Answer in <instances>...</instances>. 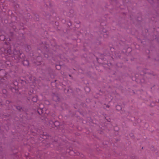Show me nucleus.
Masks as SVG:
<instances>
[{"label":"nucleus","mask_w":159,"mask_h":159,"mask_svg":"<svg viewBox=\"0 0 159 159\" xmlns=\"http://www.w3.org/2000/svg\"><path fill=\"white\" fill-rule=\"evenodd\" d=\"M116 108L117 110H120L121 109V107L119 105H117L116 107Z\"/></svg>","instance_id":"obj_5"},{"label":"nucleus","mask_w":159,"mask_h":159,"mask_svg":"<svg viewBox=\"0 0 159 159\" xmlns=\"http://www.w3.org/2000/svg\"><path fill=\"white\" fill-rule=\"evenodd\" d=\"M5 39V37L4 35H0V40H4Z\"/></svg>","instance_id":"obj_2"},{"label":"nucleus","mask_w":159,"mask_h":159,"mask_svg":"<svg viewBox=\"0 0 159 159\" xmlns=\"http://www.w3.org/2000/svg\"><path fill=\"white\" fill-rule=\"evenodd\" d=\"M40 109L42 113H43V112H42V111H43V108L42 107V108H40Z\"/></svg>","instance_id":"obj_7"},{"label":"nucleus","mask_w":159,"mask_h":159,"mask_svg":"<svg viewBox=\"0 0 159 159\" xmlns=\"http://www.w3.org/2000/svg\"><path fill=\"white\" fill-rule=\"evenodd\" d=\"M86 89H89V88L87 87L86 88Z\"/></svg>","instance_id":"obj_11"},{"label":"nucleus","mask_w":159,"mask_h":159,"mask_svg":"<svg viewBox=\"0 0 159 159\" xmlns=\"http://www.w3.org/2000/svg\"><path fill=\"white\" fill-rule=\"evenodd\" d=\"M2 91H3V92H4V91H5L6 90H3Z\"/></svg>","instance_id":"obj_12"},{"label":"nucleus","mask_w":159,"mask_h":159,"mask_svg":"<svg viewBox=\"0 0 159 159\" xmlns=\"http://www.w3.org/2000/svg\"><path fill=\"white\" fill-rule=\"evenodd\" d=\"M15 85H18V83H17V82H16L15 83Z\"/></svg>","instance_id":"obj_8"},{"label":"nucleus","mask_w":159,"mask_h":159,"mask_svg":"<svg viewBox=\"0 0 159 159\" xmlns=\"http://www.w3.org/2000/svg\"><path fill=\"white\" fill-rule=\"evenodd\" d=\"M7 52L9 54H10V52H11V49L8 50Z\"/></svg>","instance_id":"obj_6"},{"label":"nucleus","mask_w":159,"mask_h":159,"mask_svg":"<svg viewBox=\"0 0 159 159\" xmlns=\"http://www.w3.org/2000/svg\"><path fill=\"white\" fill-rule=\"evenodd\" d=\"M19 58H20V56H19Z\"/></svg>","instance_id":"obj_14"},{"label":"nucleus","mask_w":159,"mask_h":159,"mask_svg":"<svg viewBox=\"0 0 159 159\" xmlns=\"http://www.w3.org/2000/svg\"><path fill=\"white\" fill-rule=\"evenodd\" d=\"M52 123H54V125H55V123H57V121H55V122H54L53 121V122H52Z\"/></svg>","instance_id":"obj_10"},{"label":"nucleus","mask_w":159,"mask_h":159,"mask_svg":"<svg viewBox=\"0 0 159 159\" xmlns=\"http://www.w3.org/2000/svg\"><path fill=\"white\" fill-rule=\"evenodd\" d=\"M38 113L40 114V113L39 112V111L38 110Z\"/></svg>","instance_id":"obj_13"},{"label":"nucleus","mask_w":159,"mask_h":159,"mask_svg":"<svg viewBox=\"0 0 159 159\" xmlns=\"http://www.w3.org/2000/svg\"><path fill=\"white\" fill-rule=\"evenodd\" d=\"M56 68L57 69L59 70L61 69V67L60 65H57L56 66Z\"/></svg>","instance_id":"obj_4"},{"label":"nucleus","mask_w":159,"mask_h":159,"mask_svg":"<svg viewBox=\"0 0 159 159\" xmlns=\"http://www.w3.org/2000/svg\"><path fill=\"white\" fill-rule=\"evenodd\" d=\"M20 55L21 56H22H22L23 57V55H24V54H22V53H21L20 54Z\"/></svg>","instance_id":"obj_9"},{"label":"nucleus","mask_w":159,"mask_h":159,"mask_svg":"<svg viewBox=\"0 0 159 159\" xmlns=\"http://www.w3.org/2000/svg\"><path fill=\"white\" fill-rule=\"evenodd\" d=\"M37 97H33L32 98V101L34 102H36L37 100Z\"/></svg>","instance_id":"obj_3"},{"label":"nucleus","mask_w":159,"mask_h":159,"mask_svg":"<svg viewBox=\"0 0 159 159\" xmlns=\"http://www.w3.org/2000/svg\"><path fill=\"white\" fill-rule=\"evenodd\" d=\"M23 63L24 66H28L29 64V62L27 60H24L23 61Z\"/></svg>","instance_id":"obj_1"}]
</instances>
